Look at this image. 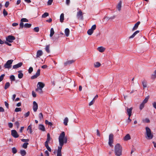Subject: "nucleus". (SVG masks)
<instances>
[{
	"mask_svg": "<svg viewBox=\"0 0 156 156\" xmlns=\"http://www.w3.org/2000/svg\"><path fill=\"white\" fill-rule=\"evenodd\" d=\"M64 20V14L63 13H62L60 16V22L62 23Z\"/></svg>",
	"mask_w": 156,
	"mask_h": 156,
	"instance_id": "c85d7f7f",
	"label": "nucleus"
},
{
	"mask_svg": "<svg viewBox=\"0 0 156 156\" xmlns=\"http://www.w3.org/2000/svg\"><path fill=\"white\" fill-rule=\"evenodd\" d=\"M45 154H46V156H49V153L47 151H45Z\"/></svg>",
	"mask_w": 156,
	"mask_h": 156,
	"instance_id": "774afa93",
	"label": "nucleus"
},
{
	"mask_svg": "<svg viewBox=\"0 0 156 156\" xmlns=\"http://www.w3.org/2000/svg\"><path fill=\"white\" fill-rule=\"evenodd\" d=\"M146 136L145 137L147 139H151L153 138V135L151 133V129L148 127L145 128Z\"/></svg>",
	"mask_w": 156,
	"mask_h": 156,
	"instance_id": "7ed1b4c3",
	"label": "nucleus"
},
{
	"mask_svg": "<svg viewBox=\"0 0 156 156\" xmlns=\"http://www.w3.org/2000/svg\"><path fill=\"white\" fill-rule=\"evenodd\" d=\"M30 114V112L29 111L27 113H26L24 115V116L25 117H28Z\"/></svg>",
	"mask_w": 156,
	"mask_h": 156,
	"instance_id": "bf43d9fd",
	"label": "nucleus"
},
{
	"mask_svg": "<svg viewBox=\"0 0 156 156\" xmlns=\"http://www.w3.org/2000/svg\"><path fill=\"white\" fill-rule=\"evenodd\" d=\"M54 33L55 32L53 29V28H51L50 30V36L51 37L54 34Z\"/></svg>",
	"mask_w": 156,
	"mask_h": 156,
	"instance_id": "2f4dec72",
	"label": "nucleus"
},
{
	"mask_svg": "<svg viewBox=\"0 0 156 156\" xmlns=\"http://www.w3.org/2000/svg\"><path fill=\"white\" fill-rule=\"evenodd\" d=\"M24 27L26 28H30L31 26V24L27 23L24 25Z\"/></svg>",
	"mask_w": 156,
	"mask_h": 156,
	"instance_id": "72a5a7b5",
	"label": "nucleus"
},
{
	"mask_svg": "<svg viewBox=\"0 0 156 156\" xmlns=\"http://www.w3.org/2000/svg\"><path fill=\"white\" fill-rule=\"evenodd\" d=\"M39 117L40 120H41L42 119H43V114L42 113H39Z\"/></svg>",
	"mask_w": 156,
	"mask_h": 156,
	"instance_id": "09e8293b",
	"label": "nucleus"
},
{
	"mask_svg": "<svg viewBox=\"0 0 156 156\" xmlns=\"http://www.w3.org/2000/svg\"><path fill=\"white\" fill-rule=\"evenodd\" d=\"M83 12L80 10L77 13L76 16L78 20H83Z\"/></svg>",
	"mask_w": 156,
	"mask_h": 156,
	"instance_id": "423d86ee",
	"label": "nucleus"
},
{
	"mask_svg": "<svg viewBox=\"0 0 156 156\" xmlns=\"http://www.w3.org/2000/svg\"><path fill=\"white\" fill-rule=\"evenodd\" d=\"M20 21V28H23L24 27L23 22H28V20L26 18H23L21 19Z\"/></svg>",
	"mask_w": 156,
	"mask_h": 156,
	"instance_id": "1a4fd4ad",
	"label": "nucleus"
},
{
	"mask_svg": "<svg viewBox=\"0 0 156 156\" xmlns=\"http://www.w3.org/2000/svg\"><path fill=\"white\" fill-rule=\"evenodd\" d=\"M11 135L15 138H17L19 136L17 132L15 130H12L11 131Z\"/></svg>",
	"mask_w": 156,
	"mask_h": 156,
	"instance_id": "9b49d317",
	"label": "nucleus"
},
{
	"mask_svg": "<svg viewBox=\"0 0 156 156\" xmlns=\"http://www.w3.org/2000/svg\"><path fill=\"white\" fill-rule=\"evenodd\" d=\"M69 121L68 118L67 117H66L64 120L63 123L65 126L68 125V122Z\"/></svg>",
	"mask_w": 156,
	"mask_h": 156,
	"instance_id": "cd10ccee",
	"label": "nucleus"
},
{
	"mask_svg": "<svg viewBox=\"0 0 156 156\" xmlns=\"http://www.w3.org/2000/svg\"><path fill=\"white\" fill-rule=\"evenodd\" d=\"M5 104L6 107L8 109L9 108V104L6 101L5 102Z\"/></svg>",
	"mask_w": 156,
	"mask_h": 156,
	"instance_id": "0e129e2a",
	"label": "nucleus"
},
{
	"mask_svg": "<svg viewBox=\"0 0 156 156\" xmlns=\"http://www.w3.org/2000/svg\"><path fill=\"white\" fill-rule=\"evenodd\" d=\"M49 15V14L48 12H45L44 14H43L42 16V17L44 18L48 16Z\"/></svg>",
	"mask_w": 156,
	"mask_h": 156,
	"instance_id": "58836bf2",
	"label": "nucleus"
},
{
	"mask_svg": "<svg viewBox=\"0 0 156 156\" xmlns=\"http://www.w3.org/2000/svg\"><path fill=\"white\" fill-rule=\"evenodd\" d=\"M22 109L21 108H15V111L16 112H20L21 111Z\"/></svg>",
	"mask_w": 156,
	"mask_h": 156,
	"instance_id": "49530a36",
	"label": "nucleus"
},
{
	"mask_svg": "<svg viewBox=\"0 0 156 156\" xmlns=\"http://www.w3.org/2000/svg\"><path fill=\"white\" fill-rule=\"evenodd\" d=\"M12 152L15 154L17 153V150L15 147H14L12 148Z\"/></svg>",
	"mask_w": 156,
	"mask_h": 156,
	"instance_id": "79ce46f5",
	"label": "nucleus"
},
{
	"mask_svg": "<svg viewBox=\"0 0 156 156\" xmlns=\"http://www.w3.org/2000/svg\"><path fill=\"white\" fill-rule=\"evenodd\" d=\"M5 76V75L4 74H2L1 76H0V82L2 81L3 80L4 77V76Z\"/></svg>",
	"mask_w": 156,
	"mask_h": 156,
	"instance_id": "603ef678",
	"label": "nucleus"
},
{
	"mask_svg": "<svg viewBox=\"0 0 156 156\" xmlns=\"http://www.w3.org/2000/svg\"><path fill=\"white\" fill-rule=\"evenodd\" d=\"M94 66L96 68H98L101 65V63L98 62H96L94 63Z\"/></svg>",
	"mask_w": 156,
	"mask_h": 156,
	"instance_id": "c756f323",
	"label": "nucleus"
},
{
	"mask_svg": "<svg viewBox=\"0 0 156 156\" xmlns=\"http://www.w3.org/2000/svg\"><path fill=\"white\" fill-rule=\"evenodd\" d=\"M45 147L49 151L51 152V148L49 147L48 145H45Z\"/></svg>",
	"mask_w": 156,
	"mask_h": 156,
	"instance_id": "8fccbe9b",
	"label": "nucleus"
},
{
	"mask_svg": "<svg viewBox=\"0 0 156 156\" xmlns=\"http://www.w3.org/2000/svg\"><path fill=\"white\" fill-rule=\"evenodd\" d=\"M96 25L94 24L93 25L91 29L88 30L87 31V34L90 35H91L93 33L94 30L96 28Z\"/></svg>",
	"mask_w": 156,
	"mask_h": 156,
	"instance_id": "0eeeda50",
	"label": "nucleus"
},
{
	"mask_svg": "<svg viewBox=\"0 0 156 156\" xmlns=\"http://www.w3.org/2000/svg\"><path fill=\"white\" fill-rule=\"evenodd\" d=\"M34 30L36 32H38L39 30V27H35L34 29Z\"/></svg>",
	"mask_w": 156,
	"mask_h": 156,
	"instance_id": "3c124183",
	"label": "nucleus"
},
{
	"mask_svg": "<svg viewBox=\"0 0 156 156\" xmlns=\"http://www.w3.org/2000/svg\"><path fill=\"white\" fill-rule=\"evenodd\" d=\"M8 125L9 128H12L13 126V124L11 123H9L8 124Z\"/></svg>",
	"mask_w": 156,
	"mask_h": 156,
	"instance_id": "338daca9",
	"label": "nucleus"
},
{
	"mask_svg": "<svg viewBox=\"0 0 156 156\" xmlns=\"http://www.w3.org/2000/svg\"><path fill=\"white\" fill-rule=\"evenodd\" d=\"M20 152L21 155H25L26 154V152L24 150H21Z\"/></svg>",
	"mask_w": 156,
	"mask_h": 156,
	"instance_id": "37998d69",
	"label": "nucleus"
},
{
	"mask_svg": "<svg viewBox=\"0 0 156 156\" xmlns=\"http://www.w3.org/2000/svg\"><path fill=\"white\" fill-rule=\"evenodd\" d=\"M33 71V68L32 67H30L28 69V72L31 73Z\"/></svg>",
	"mask_w": 156,
	"mask_h": 156,
	"instance_id": "6e6d98bb",
	"label": "nucleus"
},
{
	"mask_svg": "<svg viewBox=\"0 0 156 156\" xmlns=\"http://www.w3.org/2000/svg\"><path fill=\"white\" fill-rule=\"evenodd\" d=\"M94 101H95L93 99L90 102L89 104V105L91 106L93 105Z\"/></svg>",
	"mask_w": 156,
	"mask_h": 156,
	"instance_id": "680f3d73",
	"label": "nucleus"
},
{
	"mask_svg": "<svg viewBox=\"0 0 156 156\" xmlns=\"http://www.w3.org/2000/svg\"><path fill=\"white\" fill-rule=\"evenodd\" d=\"M22 65L23 63L20 62L17 64L13 65L12 68L14 69H16L21 66Z\"/></svg>",
	"mask_w": 156,
	"mask_h": 156,
	"instance_id": "2eb2a0df",
	"label": "nucleus"
},
{
	"mask_svg": "<svg viewBox=\"0 0 156 156\" xmlns=\"http://www.w3.org/2000/svg\"><path fill=\"white\" fill-rule=\"evenodd\" d=\"M39 129L40 130L42 131H45V128L44 126L42 124H40L39 126Z\"/></svg>",
	"mask_w": 156,
	"mask_h": 156,
	"instance_id": "4be33fe9",
	"label": "nucleus"
},
{
	"mask_svg": "<svg viewBox=\"0 0 156 156\" xmlns=\"http://www.w3.org/2000/svg\"><path fill=\"white\" fill-rule=\"evenodd\" d=\"M133 108L132 107H131L130 108H128V107L127 108V112L128 115V116H129V117H130L132 115Z\"/></svg>",
	"mask_w": 156,
	"mask_h": 156,
	"instance_id": "4468645a",
	"label": "nucleus"
},
{
	"mask_svg": "<svg viewBox=\"0 0 156 156\" xmlns=\"http://www.w3.org/2000/svg\"><path fill=\"white\" fill-rule=\"evenodd\" d=\"M51 139L49 133H48L47 135V140L50 141Z\"/></svg>",
	"mask_w": 156,
	"mask_h": 156,
	"instance_id": "4d7b16f0",
	"label": "nucleus"
},
{
	"mask_svg": "<svg viewBox=\"0 0 156 156\" xmlns=\"http://www.w3.org/2000/svg\"><path fill=\"white\" fill-rule=\"evenodd\" d=\"M15 39V37L14 36L9 35L6 37V40L9 43H12Z\"/></svg>",
	"mask_w": 156,
	"mask_h": 156,
	"instance_id": "6e6552de",
	"label": "nucleus"
},
{
	"mask_svg": "<svg viewBox=\"0 0 156 156\" xmlns=\"http://www.w3.org/2000/svg\"><path fill=\"white\" fill-rule=\"evenodd\" d=\"M131 139L130 136L129 134H126L123 138V140L125 141Z\"/></svg>",
	"mask_w": 156,
	"mask_h": 156,
	"instance_id": "aec40b11",
	"label": "nucleus"
},
{
	"mask_svg": "<svg viewBox=\"0 0 156 156\" xmlns=\"http://www.w3.org/2000/svg\"><path fill=\"white\" fill-rule=\"evenodd\" d=\"M38 108V105L35 101L33 102V109L34 112L37 111Z\"/></svg>",
	"mask_w": 156,
	"mask_h": 156,
	"instance_id": "f8f14e48",
	"label": "nucleus"
},
{
	"mask_svg": "<svg viewBox=\"0 0 156 156\" xmlns=\"http://www.w3.org/2000/svg\"><path fill=\"white\" fill-rule=\"evenodd\" d=\"M149 98V96L148 95V96H147L145 98L144 100V101H143L142 102L145 104H146L148 101Z\"/></svg>",
	"mask_w": 156,
	"mask_h": 156,
	"instance_id": "7c9ffc66",
	"label": "nucleus"
},
{
	"mask_svg": "<svg viewBox=\"0 0 156 156\" xmlns=\"http://www.w3.org/2000/svg\"><path fill=\"white\" fill-rule=\"evenodd\" d=\"M21 140L23 142H27L29 141V139H22Z\"/></svg>",
	"mask_w": 156,
	"mask_h": 156,
	"instance_id": "052dcab7",
	"label": "nucleus"
},
{
	"mask_svg": "<svg viewBox=\"0 0 156 156\" xmlns=\"http://www.w3.org/2000/svg\"><path fill=\"white\" fill-rule=\"evenodd\" d=\"M49 47H50V45H47L45 48V50H46V51L48 53L50 52Z\"/></svg>",
	"mask_w": 156,
	"mask_h": 156,
	"instance_id": "ea45409f",
	"label": "nucleus"
},
{
	"mask_svg": "<svg viewBox=\"0 0 156 156\" xmlns=\"http://www.w3.org/2000/svg\"><path fill=\"white\" fill-rule=\"evenodd\" d=\"M43 54V52L41 50H39L37 51L36 58H39Z\"/></svg>",
	"mask_w": 156,
	"mask_h": 156,
	"instance_id": "6ab92c4d",
	"label": "nucleus"
},
{
	"mask_svg": "<svg viewBox=\"0 0 156 156\" xmlns=\"http://www.w3.org/2000/svg\"><path fill=\"white\" fill-rule=\"evenodd\" d=\"M19 74H18V77L20 79H21L23 76V74L22 73V71L20 70L18 71Z\"/></svg>",
	"mask_w": 156,
	"mask_h": 156,
	"instance_id": "5701e85b",
	"label": "nucleus"
},
{
	"mask_svg": "<svg viewBox=\"0 0 156 156\" xmlns=\"http://www.w3.org/2000/svg\"><path fill=\"white\" fill-rule=\"evenodd\" d=\"M53 1V0H48V2L47 4L48 5H51Z\"/></svg>",
	"mask_w": 156,
	"mask_h": 156,
	"instance_id": "13d9d810",
	"label": "nucleus"
},
{
	"mask_svg": "<svg viewBox=\"0 0 156 156\" xmlns=\"http://www.w3.org/2000/svg\"><path fill=\"white\" fill-rule=\"evenodd\" d=\"M114 151L116 156H120L122 155V147L119 144H117L115 145Z\"/></svg>",
	"mask_w": 156,
	"mask_h": 156,
	"instance_id": "f03ea898",
	"label": "nucleus"
},
{
	"mask_svg": "<svg viewBox=\"0 0 156 156\" xmlns=\"http://www.w3.org/2000/svg\"><path fill=\"white\" fill-rule=\"evenodd\" d=\"M156 78V70H154L153 74L151 76V78L152 79H154Z\"/></svg>",
	"mask_w": 156,
	"mask_h": 156,
	"instance_id": "b1692460",
	"label": "nucleus"
},
{
	"mask_svg": "<svg viewBox=\"0 0 156 156\" xmlns=\"http://www.w3.org/2000/svg\"><path fill=\"white\" fill-rule=\"evenodd\" d=\"M28 144H29L28 143H24L22 145V147L25 149H26L27 148Z\"/></svg>",
	"mask_w": 156,
	"mask_h": 156,
	"instance_id": "e433bc0d",
	"label": "nucleus"
},
{
	"mask_svg": "<svg viewBox=\"0 0 156 156\" xmlns=\"http://www.w3.org/2000/svg\"><path fill=\"white\" fill-rule=\"evenodd\" d=\"M10 79L11 81H15V76L13 75H12L10 76Z\"/></svg>",
	"mask_w": 156,
	"mask_h": 156,
	"instance_id": "4c0bfd02",
	"label": "nucleus"
},
{
	"mask_svg": "<svg viewBox=\"0 0 156 156\" xmlns=\"http://www.w3.org/2000/svg\"><path fill=\"white\" fill-rule=\"evenodd\" d=\"M145 104L142 102L140 106V110H142L144 107Z\"/></svg>",
	"mask_w": 156,
	"mask_h": 156,
	"instance_id": "c03bdc74",
	"label": "nucleus"
},
{
	"mask_svg": "<svg viewBox=\"0 0 156 156\" xmlns=\"http://www.w3.org/2000/svg\"><path fill=\"white\" fill-rule=\"evenodd\" d=\"M40 69H38L37 70L36 74L31 77V79H34L36 78L37 77L40 76Z\"/></svg>",
	"mask_w": 156,
	"mask_h": 156,
	"instance_id": "9d476101",
	"label": "nucleus"
},
{
	"mask_svg": "<svg viewBox=\"0 0 156 156\" xmlns=\"http://www.w3.org/2000/svg\"><path fill=\"white\" fill-rule=\"evenodd\" d=\"M45 123L46 124L50 126H52V123L50 122H48L47 120H46L45 121Z\"/></svg>",
	"mask_w": 156,
	"mask_h": 156,
	"instance_id": "a18cd8bd",
	"label": "nucleus"
},
{
	"mask_svg": "<svg viewBox=\"0 0 156 156\" xmlns=\"http://www.w3.org/2000/svg\"><path fill=\"white\" fill-rule=\"evenodd\" d=\"M27 130H29L30 133H32V127H31V125H30L28 126V128H27Z\"/></svg>",
	"mask_w": 156,
	"mask_h": 156,
	"instance_id": "a19ab883",
	"label": "nucleus"
},
{
	"mask_svg": "<svg viewBox=\"0 0 156 156\" xmlns=\"http://www.w3.org/2000/svg\"><path fill=\"white\" fill-rule=\"evenodd\" d=\"M60 147H62L64 143H66L67 141V138L65 137V133L64 132H62L60 134L58 138Z\"/></svg>",
	"mask_w": 156,
	"mask_h": 156,
	"instance_id": "f257e3e1",
	"label": "nucleus"
},
{
	"mask_svg": "<svg viewBox=\"0 0 156 156\" xmlns=\"http://www.w3.org/2000/svg\"><path fill=\"white\" fill-rule=\"evenodd\" d=\"M114 135L113 134L111 133L109 135L108 144L110 147H112V145L113 143Z\"/></svg>",
	"mask_w": 156,
	"mask_h": 156,
	"instance_id": "39448f33",
	"label": "nucleus"
},
{
	"mask_svg": "<svg viewBox=\"0 0 156 156\" xmlns=\"http://www.w3.org/2000/svg\"><path fill=\"white\" fill-rule=\"evenodd\" d=\"M9 2H6L5 4V6L6 8H7L8 7L9 5Z\"/></svg>",
	"mask_w": 156,
	"mask_h": 156,
	"instance_id": "e2e57ef3",
	"label": "nucleus"
},
{
	"mask_svg": "<svg viewBox=\"0 0 156 156\" xmlns=\"http://www.w3.org/2000/svg\"><path fill=\"white\" fill-rule=\"evenodd\" d=\"M143 121L146 123H149L150 122V120L148 118H146L143 120Z\"/></svg>",
	"mask_w": 156,
	"mask_h": 156,
	"instance_id": "5fc2aeb1",
	"label": "nucleus"
},
{
	"mask_svg": "<svg viewBox=\"0 0 156 156\" xmlns=\"http://www.w3.org/2000/svg\"><path fill=\"white\" fill-rule=\"evenodd\" d=\"M98 50L100 52H103L105 50V48L102 47H100L98 48Z\"/></svg>",
	"mask_w": 156,
	"mask_h": 156,
	"instance_id": "412c9836",
	"label": "nucleus"
},
{
	"mask_svg": "<svg viewBox=\"0 0 156 156\" xmlns=\"http://www.w3.org/2000/svg\"><path fill=\"white\" fill-rule=\"evenodd\" d=\"M75 62V61L73 60H68L66 61L64 63V65L65 66H66L68 65H70L73 63Z\"/></svg>",
	"mask_w": 156,
	"mask_h": 156,
	"instance_id": "dca6fc26",
	"label": "nucleus"
},
{
	"mask_svg": "<svg viewBox=\"0 0 156 156\" xmlns=\"http://www.w3.org/2000/svg\"><path fill=\"white\" fill-rule=\"evenodd\" d=\"M121 4H122V1H120L118 3L117 8V9H118V10L120 11L121 9V8L122 7L121 6Z\"/></svg>",
	"mask_w": 156,
	"mask_h": 156,
	"instance_id": "a878e982",
	"label": "nucleus"
},
{
	"mask_svg": "<svg viewBox=\"0 0 156 156\" xmlns=\"http://www.w3.org/2000/svg\"><path fill=\"white\" fill-rule=\"evenodd\" d=\"M13 60L11 59L8 60L4 65V67L5 69H9L11 67V64L12 63Z\"/></svg>",
	"mask_w": 156,
	"mask_h": 156,
	"instance_id": "20e7f679",
	"label": "nucleus"
},
{
	"mask_svg": "<svg viewBox=\"0 0 156 156\" xmlns=\"http://www.w3.org/2000/svg\"><path fill=\"white\" fill-rule=\"evenodd\" d=\"M36 91H38L40 94H41L43 93L42 89L37 88L35 90Z\"/></svg>",
	"mask_w": 156,
	"mask_h": 156,
	"instance_id": "f704fd0d",
	"label": "nucleus"
},
{
	"mask_svg": "<svg viewBox=\"0 0 156 156\" xmlns=\"http://www.w3.org/2000/svg\"><path fill=\"white\" fill-rule=\"evenodd\" d=\"M140 23V21H138L136 24H135L134 27L132 29V30L133 31L134 30H136L138 27Z\"/></svg>",
	"mask_w": 156,
	"mask_h": 156,
	"instance_id": "a211bd4d",
	"label": "nucleus"
},
{
	"mask_svg": "<svg viewBox=\"0 0 156 156\" xmlns=\"http://www.w3.org/2000/svg\"><path fill=\"white\" fill-rule=\"evenodd\" d=\"M3 13L4 16H5L8 15L7 12L5 10V9H4L3 10Z\"/></svg>",
	"mask_w": 156,
	"mask_h": 156,
	"instance_id": "de8ad7c7",
	"label": "nucleus"
},
{
	"mask_svg": "<svg viewBox=\"0 0 156 156\" xmlns=\"http://www.w3.org/2000/svg\"><path fill=\"white\" fill-rule=\"evenodd\" d=\"M10 86V84L9 82H7L5 84V87H4V89L6 90Z\"/></svg>",
	"mask_w": 156,
	"mask_h": 156,
	"instance_id": "473e14b6",
	"label": "nucleus"
},
{
	"mask_svg": "<svg viewBox=\"0 0 156 156\" xmlns=\"http://www.w3.org/2000/svg\"><path fill=\"white\" fill-rule=\"evenodd\" d=\"M32 95L33 96L34 98H35L36 97V95L35 92L34 91H32Z\"/></svg>",
	"mask_w": 156,
	"mask_h": 156,
	"instance_id": "69168bd1",
	"label": "nucleus"
},
{
	"mask_svg": "<svg viewBox=\"0 0 156 156\" xmlns=\"http://www.w3.org/2000/svg\"><path fill=\"white\" fill-rule=\"evenodd\" d=\"M15 125L16 126L17 128H18L19 127V126L20 125L19 122L18 121H16L15 123Z\"/></svg>",
	"mask_w": 156,
	"mask_h": 156,
	"instance_id": "864d4df0",
	"label": "nucleus"
},
{
	"mask_svg": "<svg viewBox=\"0 0 156 156\" xmlns=\"http://www.w3.org/2000/svg\"><path fill=\"white\" fill-rule=\"evenodd\" d=\"M44 84L42 82H39L37 85V88L42 89L44 86Z\"/></svg>",
	"mask_w": 156,
	"mask_h": 156,
	"instance_id": "f3484780",
	"label": "nucleus"
},
{
	"mask_svg": "<svg viewBox=\"0 0 156 156\" xmlns=\"http://www.w3.org/2000/svg\"><path fill=\"white\" fill-rule=\"evenodd\" d=\"M70 31L68 28H66L65 30V35L66 37H68Z\"/></svg>",
	"mask_w": 156,
	"mask_h": 156,
	"instance_id": "393cba45",
	"label": "nucleus"
},
{
	"mask_svg": "<svg viewBox=\"0 0 156 156\" xmlns=\"http://www.w3.org/2000/svg\"><path fill=\"white\" fill-rule=\"evenodd\" d=\"M142 84L143 85L144 88H146L147 87V82L145 81L144 80L142 82Z\"/></svg>",
	"mask_w": 156,
	"mask_h": 156,
	"instance_id": "c9c22d12",
	"label": "nucleus"
},
{
	"mask_svg": "<svg viewBox=\"0 0 156 156\" xmlns=\"http://www.w3.org/2000/svg\"><path fill=\"white\" fill-rule=\"evenodd\" d=\"M139 32V30H137L135 32L133 33V34L130 36L129 37V38H133Z\"/></svg>",
	"mask_w": 156,
	"mask_h": 156,
	"instance_id": "bb28decb",
	"label": "nucleus"
},
{
	"mask_svg": "<svg viewBox=\"0 0 156 156\" xmlns=\"http://www.w3.org/2000/svg\"><path fill=\"white\" fill-rule=\"evenodd\" d=\"M62 147H61L58 146L57 151V156H62V154L61 153V150Z\"/></svg>",
	"mask_w": 156,
	"mask_h": 156,
	"instance_id": "ddd939ff",
	"label": "nucleus"
}]
</instances>
